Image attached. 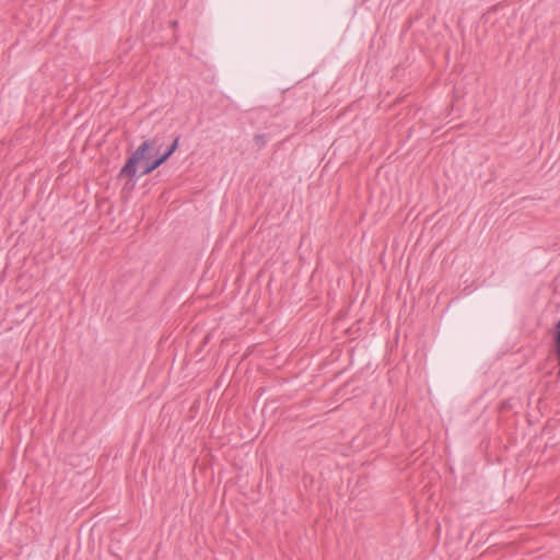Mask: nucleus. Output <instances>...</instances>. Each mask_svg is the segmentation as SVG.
I'll use <instances>...</instances> for the list:
<instances>
[{
  "instance_id": "f03ea898",
  "label": "nucleus",
  "mask_w": 560,
  "mask_h": 560,
  "mask_svg": "<svg viewBox=\"0 0 560 560\" xmlns=\"http://www.w3.org/2000/svg\"><path fill=\"white\" fill-rule=\"evenodd\" d=\"M179 139H180V136H177L173 140V142L167 147L165 152H163L162 154H159V150H160V148H159L156 150L158 156L144 162L142 171L140 173V176L151 174L153 171H155L158 167H160L163 163H165L171 158V155L177 150L178 144H179Z\"/></svg>"
},
{
  "instance_id": "f257e3e1",
  "label": "nucleus",
  "mask_w": 560,
  "mask_h": 560,
  "mask_svg": "<svg viewBox=\"0 0 560 560\" xmlns=\"http://www.w3.org/2000/svg\"><path fill=\"white\" fill-rule=\"evenodd\" d=\"M155 139H148L143 141L137 149L131 153V155L126 161L125 165L120 168L118 173V178L128 177L130 179L135 178L138 171V164L141 160H151L150 151L155 147Z\"/></svg>"
},
{
  "instance_id": "7ed1b4c3",
  "label": "nucleus",
  "mask_w": 560,
  "mask_h": 560,
  "mask_svg": "<svg viewBox=\"0 0 560 560\" xmlns=\"http://www.w3.org/2000/svg\"><path fill=\"white\" fill-rule=\"evenodd\" d=\"M553 340H555V352H556V355L558 359L559 374H560V320L555 325Z\"/></svg>"
},
{
  "instance_id": "20e7f679",
  "label": "nucleus",
  "mask_w": 560,
  "mask_h": 560,
  "mask_svg": "<svg viewBox=\"0 0 560 560\" xmlns=\"http://www.w3.org/2000/svg\"><path fill=\"white\" fill-rule=\"evenodd\" d=\"M255 140L259 143L260 147H264L267 143L266 136L261 133L256 135Z\"/></svg>"
}]
</instances>
